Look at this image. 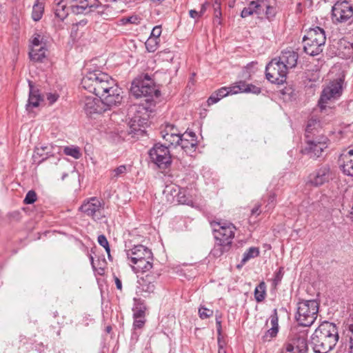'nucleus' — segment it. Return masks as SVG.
Returning <instances> with one entry per match:
<instances>
[{
  "mask_svg": "<svg viewBox=\"0 0 353 353\" xmlns=\"http://www.w3.org/2000/svg\"><path fill=\"white\" fill-rule=\"evenodd\" d=\"M126 255L133 264L141 262L143 259H152L151 250L142 245H135L132 249L127 250Z\"/></svg>",
  "mask_w": 353,
  "mask_h": 353,
  "instance_id": "f3484780",
  "label": "nucleus"
},
{
  "mask_svg": "<svg viewBox=\"0 0 353 353\" xmlns=\"http://www.w3.org/2000/svg\"><path fill=\"white\" fill-rule=\"evenodd\" d=\"M199 314L201 319H204L212 316L213 315V311L207 307L201 306L199 309Z\"/></svg>",
  "mask_w": 353,
  "mask_h": 353,
  "instance_id": "c03bdc74",
  "label": "nucleus"
},
{
  "mask_svg": "<svg viewBox=\"0 0 353 353\" xmlns=\"http://www.w3.org/2000/svg\"><path fill=\"white\" fill-rule=\"evenodd\" d=\"M220 97L216 94V92L213 93L208 99V103L209 105H212L214 103H216L220 100Z\"/></svg>",
  "mask_w": 353,
  "mask_h": 353,
  "instance_id": "5fc2aeb1",
  "label": "nucleus"
},
{
  "mask_svg": "<svg viewBox=\"0 0 353 353\" xmlns=\"http://www.w3.org/2000/svg\"><path fill=\"white\" fill-rule=\"evenodd\" d=\"M68 176V174L65 173L63 174L62 176V180H63L65 179V177H66Z\"/></svg>",
  "mask_w": 353,
  "mask_h": 353,
  "instance_id": "69168bd1",
  "label": "nucleus"
},
{
  "mask_svg": "<svg viewBox=\"0 0 353 353\" xmlns=\"http://www.w3.org/2000/svg\"><path fill=\"white\" fill-rule=\"evenodd\" d=\"M319 304L316 300H303L297 304L296 319L300 324V327H310L317 318Z\"/></svg>",
  "mask_w": 353,
  "mask_h": 353,
  "instance_id": "39448f33",
  "label": "nucleus"
},
{
  "mask_svg": "<svg viewBox=\"0 0 353 353\" xmlns=\"http://www.w3.org/2000/svg\"><path fill=\"white\" fill-rule=\"evenodd\" d=\"M125 172L126 166L123 165H120L111 171L110 177L112 179H116Z\"/></svg>",
  "mask_w": 353,
  "mask_h": 353,
  "instance_id": "ea45409f",
  "label": "nucleus"
},
{
  "mask_svg": "<svg viewBox=\"0 0 353 353\" xmlns=\"http://www.w3.org/2000/svg\"><path fill=\"white\" fill-rule=\"evenodd\" d=\"M260 208H261V205H256L252 210V214H257L259 215L260 213H261V211H260Z\"/></svg>",
  "mask_w": 353,
  "mask_h": 353,
  "instance_id": "680f3d73",
  "label": "nucleus"
},
{
  "mask_svg": "<svg viewBox=\"0 0 353 353\" xmlns=\"http://www.w3.org/2000/svg\"><path fill=\"white\" fill-rule=\"evenodd\" d=\"M339 161L343 172L348 176H353V150L341 154Z\"/></svg>",
  "mask_w": 353,
  "mask_h": 353,
  "instance_id": "4be33fe9",
  "label": "nucleus"
},
{
  "mask_svg": "<svg viewBox=\"0 0 353 353\" xmlns=\"http://www.w3.org/2000/svg\"><path fill=\"white\" fill-rule=\"evenodd\" d=\"M70 9L74 14H88L95 12L102 19L110 20L118 12L109 5H102L99 0H71Z\"/></svg>",
  "mask_w": 353,
  "mask_h": 353,
  "instance_id": "7ed1b4c3",
  "label": "nucleus"
},
{
  "mask_svg": "<svg viewBox=\"0 0 353 353\" xmlns=\"http://www.w3.org/2000/svg\"><path fill=\"white\" fill-rule=\"evenodd\" d=\"M145 322V318L137 319L135 318L134 321V326L135 328H141L144 325Z\"/></svg>",
  "mask_w": 353,
  "mask_h": 353,
  "instance_id": "3c124183",
  "label": "nucleus"
},
{
  "mask_svg": "<svg viewBox=\"0 0 353 353\" xmlns=\"http://www.w3.org/2000/svg\"><path fill=\"white\" fill-rule=\"evenodd\" d=\"M90 260H91L92 264H93V257L92 256H90Z\"/></svg>",
  "mask_w": 353,
  "mask_h": 353,
  "instance_id": "774afa93",
  "label": "nucleus"
},
{
  "mask_svg": "<svg viewBox=\"0 0 353 353\" xmlns=\"http://www.w3.org/2000/svg\"><path fill=\"white\" fill-rule=\"evenodd\" d=\"M28 84L30 87V93L28 104L26 105L27 110H30L31 108L38 107L39 102L41 100V96L39 94V90H35L33 88L32 82L29 81Z\"/></svg>",
  "mask_w": 353,
  "mask_h": 353,
  "instance_id": "393cba45",
  "label": "nucleus"
},
{
  "mask_svg": "<svg viewBox=\"0 0 353 353\" xmlns=\"http://www.w3.org/2000/svg\"><path fill=\"white\" fill-rule=\"evenodd\" d=\"M63 153L65 155L70 156L75 159H79L81 157L80 148L78 146L74 145L64 147Z\"/></svg>",
  "mask_w": 353,
  "mask_h": 353,
  "instance_id": "f704fd0d",
  "label": "nucleus"
},
{
  "mask_svg": "<svg viewBox=\"0 0 353 353\" xmlns=\"http://www.w3.org/2000/svg\"><path fill=\"white\" fill-rule=\"evenodd\" d=\"M283 275V268H280L279 270L276 272L274 279V284L276 285L282 279Z\"/></svg>",
  "mask_w": 353,
  "mask_h": 353,
  "instance_id": "8fccbe9b",
  "label": "nucleus"
},
{
  "mask_svg": "<svg viewBox=\"0 0 353 353\" xmlns=\"http://www.w3.org/2000/svg\"><path fill=\"white\" fill-rule=\"evenodd\" d=\"M230 248V245H228L222 242L216 241L214 248L211 251V254L214 257L221 256L225 252H227Z\"/></svg>",
  "mask_w": 353,
  "mask_h": 353,
  "instance_id": "7c9ffc66",
  "label": "nucleus"
},
{
  "mask_svg": "<svg viewBox=\"0 0 353 353\" xmlns=\"http://www.w3.org/2000/svg\"><path fill=\"white\" fill-rule=\"evenodd\" d=\"M162 134H174L176 135H181L178 132V130L172 125H167L165 130L162 132Z\"/></svg>",
  "mask_w": 353,
  "mask_h": 353,
  "instance_id": "49530a36",
  "label": "nucleus"
},
{
  "mask_svg": "<svg viewBox=\"0 0 353 353\" xmlns=\"http://www.w3.org/2000/svg\"><path fill=\"white\" fill-rule=\"evenodd\" d=\"M343 82V79L339 78L330 82L324 88L319 101V105L321 110L325 109L327 103L337 99L341 96Z\"/></svg>",
  "mask_w": 353,
  "mask_h": 353,
  "instance_id": "1a4fd4ad",
  "label": "nucleus"
},
{
  "mask_svg": "<svg viewBox=\"0 0 353 353\" xmlns=\"http://www.w3.org/2000/svg\"><path fill=\"white\" fill-rule=\"evenodd\" d=\"M139 106L134 104L128 109V125L130 130L129 133L130 134H137L139 131H141L140 127L143 126V124L145 123V119L141 118L140 115L135 114L134 116H132V114H134L136 112H139Z\"/></svg>",
  "mask_w": 353,
  "mask_h": 353,
  "instance_id": "a211bd4d",
  "label": "nucleus"
},
{
  "mask_svg": "<svg viewBox=\"0 0 353 353\" xmlns=\"http://www.w3.org/2000/svg\"><path fill=\"white\" fill-rule=\"evenodd\" d=\"M161 34V26H155L152 29L150 37L159 39V37H160Z\"/></svg>",
  "mask_w": 353,
  "mask_h": 353,
  "instance_id": "de8ad7c7",
  "label": "nucleus"
},
{
  "mask_svg": "<svg viewBox=\"0 0 353 353\" xmlns=\"http://www.w3.org/2000/svg\"><path fill=\"white\" fill-rule=\"evenodd\" d=\"M54 2V14L61 21H63L68 14V8L66 7V4L63 0H55Z\"/></svg>",
  "mask_w": 353,
  "mask_h": 353,
  "instance_id": "a878e982",
  "label": "nucleus"
},
{
  "mask_svg": "<svg viewBox=\"0 0 353 353\" xmlns=\"http://www.w3.org/2000/svg\"><path fill=\"white\" fill-rule=\"evenodd\" d=\"M162 137L168 142V145L177 146L179 145L181 140L180 135H176L174 134H162Z\"/></svg>",
  "mask_w": 353,
  "mask_h": 353,
  "instance_id": "c9c22d12",
  "label": "nucleus"
},
{
  "mask_svg": "<svg viewBox=\"0 0 353 353\" xmlns=\"http://www.w3.org/2000/svg\"><path fill=\"white\" fill-rule=\"evenodd\" d=\"M44 6L42 3H39V0H37V2L34 4L32 8V18L34 21H39L43 13Z\"/></svg>",
  "mask_w": 353,
  "mask_h": 353,
  "instance_id": "2f4dec72",
  "label": "nucleus"
},
{
  "mask_svg": "<svg viewBox=\"0 0 353 353\" xmlns=\"http://www.w3.org/2000/svg\"><path fill=\"white\" fill-rule=\"evenodd\" d=\"M110 330H111V327H107V332H110Z\"/></svg>",
  "mask_w": 353,
  "mask_h": 353,
  "instance_id": "338daca9",
  "label": "nucleus"
},
{
  "mask_svg": "<svg viewBox=\"0 0 353 353\" xmlns=\"http://www.w3.org/2000/svg\"><path fill=\"white\" fill-rule=\"evenodd\" d=\"M98 243L100 245H101L103 248H105L106 252L108 253V256H110V246L108 241L106 239V237L103 234H101L98 236Z\"/></svg>",
  "mask_w": 353,
  "mask_h": 353,
  "instance_id": "37998d69",
  "label": "nucleus"
},
{
  "mask_svg": "<svg viewBox=\"0 0 353 353\" xmlns=\"http://www.w3.org/2000/svg\"><path fill=\"white\" fill-rule=\"evenodd\" d=\"M144 315H145L144 311H143L141 310H139L134 313V319H135V318L141 319V318L144 317Z\"/></svg>",
  "mask_w": 353,
  "mask_h": 353,
  "instance_id": "bf43d9fd",
  "label": "nucleus"
},
{
  "mask_svg": "<svg viewBox=\"0 0 353 353\" xmlns=\"http://www.w3.org/2000/svg\"><path fill=\"white\" fill-rule=\"evenodd\" d=\"M260 6L256 1H252L249 6L246 8H244L241 11V16L243 18H245L250 15L253 14L254 13H259L258 9Z\"/></svg>",
  "mask_w": 353,
  "mask_h": 353,
  "instance_id": "72a5a7b5",
  "label": "nucleus"
},
{
  "mask_svg": "<svg viewBox=\"0 0 353 353\" xmlns=\"http://www.w3.org/2000/svg\"><path fill=\"white\" fill-rule=\"evenodd\" d=\"M339 334L334 323L324 321L311 336V344L315 353H327L336 345Z\"/></svg>",
  "mask_w": 353,
  "mask_h": 353,
  "instance_id": "f03ea898",
  "label": "nucleus"
},
{
  "mask_svg": "<svg viewBox=\"0 0 353 353\" xmlns=\"http://www.w3.org/2000/svg\"><path fill=\"white\" fill-rule=\"evenodd\" d=\"M307 330L300 327L292 329L290 340L280 353H306L307 351Z\"/></svg>",
  "mask_w": 353,
  "mask_h": 353,
  "instance_id": "423d86ee",
  "label": "nucleus"
},
{
  "mask_svg": "<svg viewBox=\"0 0 353 353\" xmlns=\"http://www.w3.org/2000/svg\"><path fill=\"white\" fill-rule=\"evenodd\" d=\"M152 260L153 257L152 256V259H143L141 262H137V263L134 264L137 265V268L141 269L143 272H146L152 268Z\"/></svg>",
  "mask_w": 353,
  "mask_h": 353,
  "instance_id": "4c0bfd02",
  "label": "nucleus"
},
{
  "mask_svg": "<svg viewBox=\"0 0 353 353\" xmlns=\"http://www.w3.org/2000/svg\"><path fill=\"white\" fill-rule=\"evenodd\" d=\"M237 84L229 87H223L216 91V94L222 99L229 94H237Z\"/></svg>",
  "mask_w": 353,
  "mask_h": 353,
  "instance_id": "473e14b6",
  "label": "nucleus"
},
{
  "mask_svg": "<svg viewBox=\"0 0 353 353\" xmlns=\"http://www.w3.org/2000/svg\"><path fill=\"white\" fill-rule=\"evenodd\" d=\"M332 179L330 166L325 165L311 173L307 177V183L315 186H321Z\"/></svg>",
  "mask_w": 353,
  "mask_h": 353,
  "instance_id": "2eb2a0df",
  "label": "nucleus"
},
{
  "mask_svg": "<svg viewBox=\"0 0 353 353\" xmlns=\"http://www.w3.org/2000/svg\"><path fill=\"white\" fill-rule=\"evenodd\" d=\"M37 200V194L34 190H30L27 192L26 197L23 200L26 204H32Z\"/></svg>",
  "mask_w": 353,
  "mask_h": 353,
  "instance_id": "79ce46f5",
  "label": "nucleus"
},
{
  "mask_svg": "<svg viewBox=\"0 0 353 353\" xmlns=\"http://www.w3.org/2000/svg\"><path fill=\"white\" fill-rule=\"evenodd\" d=\"M181 140L179 145L181 148L187 153L191 154L196 150L197 147V139L194 132H185L180 135Z\"/></svg>",
  "mask_w": 353,
  "mask_h": 353,
  "instance_id": "6ab92c4d",
  "label": "nucleus"
},
{
  "mask_svg": "<svg viewBox=\"0 0 353 353\" xmlns=\"http://www.w3.org/2000/svg\"><path fill=\"white\" fill-rule=\"evenodd\" d=\"M237 84V92H252L254 94H259L261 92V89L252 84H247L244 81H239Z\"/></svg>",
  "mask_w": 353,
  "mask_h": 353,
  "instance_id": "bb28decb",
  "label": "nucleus"
},
{
  "mask_svg": "<svg viewBox=\"0 0 353 353\" xmlns=\"http://www.w3.org/2000/svg\"><path fill=\"white\" fill-rule=\"evenodd\" d=\"M139 18L137 16H131L128 17L121 18L119 21V25H126L128 23L137 24L139 23Z\"/></svg>",
  "mask_w": 353,
  "mask_h": 353,
  "instance_id": "a19ab883",
  "label": "nucleus"
},
{
  "mask_svg": "<svg viewBox=\"0 0 353 353\" xmlns=\"http://www.w3.org/2000/svg\"><path fill=\"white\" fill-rule=\"evenodd\" d=\"M159 41V39L149 37L145 43L147 50L150 52L156 51L158 48Z\"/></svg>",
  "mask_w": 353,
  "mask_h": 353,
  "instance_id": "e433bc0d",
  "label": "nucleus"
},
{
  "mask_svg": "<svg viewBox=\"0 0 353 353\" xmlns=\"http://www.w3.org/2000/svg\"><path fill=\"white\" fill-rule=\"evenodd\" d=\"M271 327L267 330L263 336L265 341H270L272 338L276 336L279 331V318L276 309L273 310V314L270 317Z\"/></svg>",
  "mask_w": 353,
  "mask_h": 353,
  "instance_id": "b1692460",
  "label": "nucleus"
},
{
  "mask_svg": "<svg viewBox=\"0 0 353 353\" xmlns=\"http://www.w3.org/2000/svg\"><path fill=\"white\" fill-rule=\"evenodd\" d=\"M46 46H40L38 48H32L30 52V57L31 59L36 61H41L46 57Z\"/></svg>",
  "mask_w": 353,
  "mask_h": 353,
  "instance_id": "cd10ccee",
  "label": "nucleus"
},
{
  "mask_svg": "<svg viewBox=\"0 0 353 353\" xmlns=\"http://www.w3.org/2000/svg\"><path fill=\"white\" fill-rule=\"evenodd\" d=\"M40 46H46V41L44 38L40 34H34L32 39V48H38Z\"/></svg>",
  "mask_w": 353,
  "mask_h": 353,
  "instance_id": "58836bf2",
  "label": "nucleus"
},
{
  "mask_svg": "<svg viewBox=\"0 0 353 353\" xmlns=\"http://www.w3.org/2000/svg\"><path fill=\"white\" fill-rule=\"evenodd\" d=\"M323 122L320 121L319 118L315 116H312L308 120L306 129H305V138L307 135L316 136L319 135V130L322 128Z\"/></svg>",
  "mask_w": 353,
  "mask_h": 353,
  "instance_id": "5701e85b",
  "label": "nucleus"
},
{
  "mask_svg": "<svg viewBox=\"0 0 353 353\" xmlns=\"http://www.w3.org/2000/svg\"><path fill=\"white\" fill-rule=\"evenodd\" d=\"M328 139L323 134L316 136L307 135L305 138L306 145L302 152L310 158H318L322 155L324 150L327 148Z\"/></svg>",
  "mask_w": 353,
  "mask_h": 353,
  "instance_id": "6e6552de",
  "label": "nucleus"
},
{
  "mask_svg": "<svg viewBox=\"0 0 353 353\" xmlns=\"http://www.w3.org/2000/svg\"><path fill=\"white\" fill-rule=\"evenodd\" d=\"M347 336L350 337V352L353 353V324L347 325Z\"/></svg>",
  "mask_w": 353,
  "mask_h": 353,
  "instance_id": "a18cd8bd",
  "label": "nucleus"
},
{
  "mask_svg": "<svg viewBox=\"0 0 353 353\" xmlns=\"http://www.w3.org/2000/svg\"><path fill=\"white\" fill-rule=\"evenodd\" d=\"M211 226L216 241L231 245L236 230V228L232 223L212 221L211 222Z\"/></svg>",
  "mask_w": 353,
  "mask_h": 353,
  "instance_id": "f8f14e48",
  "label": "nucleus"
},
{
  "mask_svg": "<svg viewBox=\"0 0 353 353\" xmlns=\"http://www.w3.org/2000/svg\"><path fill=\"white\" fill-rule=\"evenodd\" d=\"M79 210L94 219H99L102 214L103 203L96 197H92L87 201H85L81 205Z\"/></svg>",
  "mask_w": 353,
  "mask_h": 353,
  "instance_id": "dca6fc26",
  "label": "nucleus"
},
{
  "mask_svg": "<svg viewBox=\"0 0 353 353\" xmlns=\"http://www.w3.org/2000/svg\"><path fill=\"white\" fill-rule=\"evenodd\" d=\"M48 146H41V147H37L35 148V154L38 155V156H40V157H43L44 155L43 153H41V151H46V155L48 154Z\"/></svg>",
  "mask_w": 353,
  "mask_h": 353,
  "instance_id": "603ef678",
  "label": "nucleus"
},
{
  "mask_svg": "<svg viewBox=\"0 0 353 353\" xmlns=\"http://www.w3.org/2000/svg\"><path fill=\"white\" fill-rule=\"evenodd\" d=\"M130 93L137 99L142 97H158L160 94L148 74H145L142 80L136 79L132 82Z\"/></svg>",
  "mask_w": 353,
  "mask_h": 353,
  "instance_id": "0eeeda50",
  "label": "nucleus"
},
{
  "mask_svg": "<svg viewBox=\"0 0 353 353\" xmlns=\"http://www.w3.org/2000/svg\"><path fill=\"white\" fill-rule=\"evenodd\" d=\"M259 254V250L256 248H250L244 254L243 256V258L241 261V264H239L237 265L238 268H241L243 265L245 264L247 261H248L250 259L256 257Z\"/></svg>",
  "mask_w": 353,
  "mask_h": 353,
  "instance_id": "c85d7f7f",
  "label": "nucleus"
},
{
  "mask_svg": "<svg viewBox=\"0 0 353 353\" xmlns=\"http://www.w3.org/2000/svg\"><path fill=\"white\" fill-rule=\"evenodd\" d=\"M288 70L277 58L273 59L265 68L267 79L272 83L283 84L286 81Z\"/></svg>",
  "mask_w": 353,
  "mask_h": 353,
  "instance_id": "9b49d317",
  "label": "nucleus"
},
{
  "mask_svg": "<svg viewBox=\"0 0 353 353\" xmlns=\"http://www.w3.org/2000/svg\"><path fill=\"white\" fill-rule=\"evenodd\" d=\"M353 17V7L346 1H339L334 3L332 9L333 21L345 23L350 21Z\"/></svg>",
  "mask_w": 353,
  "mask_h": 353,
  "instance_id": "4468645a",
  "label": "nucleus"
},
{
  "mask_svg": "<svg viewBox=\"0 0 353 353\" xmlns=\"http://www.w3.org/2000/svg\"><path fill=\"white\" fill-rule=\"evenodd\" d=\"M114 281L117 288L119 290H122V283L120 279L117 276L114 275Z\"/></svg>",
  "mask_w": 353,
  "mask_h": 353,
  "instance_id": "13d9d810",
  "label": "nucleus"
},
{
  "mask_svg": "<svg viewBox=\"0 0 353 353\" xmlns=\"http://www.w3.org/2000/svg\"><path fill=\"white\" fill-rule=\"evenodd\" d=\"M159 277L157 274H148L139 280L138 288L140 292L145 293H152L155 290L154 283Z\"/></svg>",
  "mask_w": 353,
  "mask_h": 353,
  "instance_id": "aec40b11",
  "label": "nucleus"
},
{
  "mask_svg": "<svg viewBox=\"0 0 353 353\" xmlns=\"http://www.w3.org/2000/svg\"><path fill=\"white\" fill-rule=\"evenodd\" d=\"M218 344H219V352L218 353H226V350L224 348L225 342L221 341V339L218 338Z\"/></svg>",
  "mask_w": 353,
  "mask_h": 353,
  "instance_id": "6e6d98bb",
  "label": "nucleus"
},
{
  "mask_svg": "<svg viewBox=\"0 0 353 353\" xmlns=\"http://www.w3.org/2000/svg\"><path fill=\"white\" fill-rule=\"evenodd\" d=\"M325 41L323 29L317 26L311 28L303 38V50L310 56L318 55L323 51Z\"/></svg>",
  "mask_w": 353,
  "mask_h": 353,
  "instance_id": "20e7f679",
  "label": "nucleus"
},
{
  "mask_svg": "<svg viewBox=\"0 0 353 353\" xmlns=\"http://www.w3.org/2000/svg\"><path fill=\"white\" fill-rule=\"evenodd\" d=\"M173 188H174L173 187H171V186H167V187H166V190H165V191L170 190V192H172V190H173Z\"/></svg>",
  "mask_w": 353,
  "mask_h": 353,
  "instance_id": "0e129e2a",
  "label": "nucleus"
},
{
  "mask_svg": "<svg viewBox=\"0 0 353 353\" xmlns=\"http://www.w3.org/2000/svg\"><path fill=\"white\" fill-rule=\"evenodd\" d=\"M80 105L88 115L101 114L115 107V105H109L102 99L92 95L83 97Z\"/></svg>",
  "mask_w": 353,
  "mask_h": 353,
  "instance_id": "9d476101",
  "label": "nucleus"
},
{
  "mask_svg": "<svg viewBox=\"0 0 353 353\" xmlns=\"http://www.w3.org/2000/svg\"><path fill=\"white\" fill-rule=\"evenodd\" d=\"M216 330L219 335H221V321L220 320V317L216 316Z\"/></svg>",
  "mask_w": 353,
  "mask_h": 353,
  "instance_id": "052dcab7",
  "label": "nucleus"
},
{
  "mask_svg": "<svg viewBox=\"0 0 353 353\" xmlns=\"http://www.w3.org/2000/svg\"><path fill=\"white\" fill-rule=\"evenodd\" d=\"M59 96L57 93H47L46 98L50 104H53L59 99Z\"/></svg>",
  "mask_w": 353,
  "mask_h": 353,
  "instance_id": "09e8293b",
  "label": "nucleus"
},
{
  "mask_svg": "<svg viewBox=\"0 0 353 353\" xmlns=\"http://www.w3.org/2000/svg\"><path fill=\"white\" fill-rule=\"evenodd\" d=\"M208 6V3H205L202 4L201 9L199 10L201 15H203L205 13V12L206 11Z\"/></svg>",
  "mask_w": 353,
  "mask_h": 353,
  "instance_id": "e2e57ef3",
  "label": "nucleus"
},
{
  "mask_svg": "<svg viewBox=\"0 0 353 353\" xmlns=\"http://www.w3.org/2000/svg\"><path fill=\"white\" fill-rule=\"evenodd\" d=\"M151 161L159 168H166L171 163L168 147L160 143L155 144L149 151Z\"/></svg>",
  "mask_w": 353,
  "mask_h": 353,
  "instance_id": "ddd939ff",
  "label": "nucleus"
},
{
  "mask_svg": "<svg viewBox=\"0 0 353 353\" xmlns=\"http://www.w3.org/2000/svg\"><path fill=\"white\" fill-rule=\"evenodd\" d=\"M266 285L264 281H261L254 290V298L259 303L263 301L265 298Z\"/></svg>",
  "mask_w": 353,
  "mask_h": 353,
  "instance_id": "c756f323",
  "label": "nucleus"
},
{
  "mask_svg": "<svg viewBox=\"0 0 353 353\" xmlns=\"http://www.w3.org/2000/svg\"><path fill=\"white\" fill-rule=\"evenodd\" d=\"M189 14L193 19H199L202 16L199 11H196L195 10H190Z\"/></svg>",
  "mask_w": 353,
  "mask_h": 353,
  "instance_id": "4d7b16f0",
  "label": "nucleus"
},
{
  "mask_svg": "<svg viewBox=\"0 0 353 353\" xmlns=\"http://www.w3.org/2000/svg\"><path fill=\"white\" fill-rule=\"evenodd\" d=\"M81 86L105 101L109 105L117 106L122 101V90L108 74L101 71L89 72L81 80Z\"/></svg>",
  "mask_w": 353,
  "mask_h": 353,
  "instance_id": "f257e3e1",
  "label": "nucleus"
},
{
  "mask_svg": "<svg viewBox=\"0 0 353 353\" xmlns=\"http://www.w3.org/2000/svg\"><path fill=\"white\" fill-rule=\"evenodd\" d=\"M214 16L216 17H219L221 14V3L218 0H216L214 2Z\"/></svg>",
  "mask_w": 353,
  "mask_h": 353,
  "instance_id": "864d4df0",
  "label": "nucleus"
},
{
  "mask_svg": "<svg viewBox=\"0 0 353 353\" xmlns=\"http://www.w3.org/2000/svg\"><path fill=\"white\" fill-rule=\"evenodd\" d=\"M298 58L299 54L297 52L292 50H286L282 51L277 60H279L281 63L285 65V68L288 71L289 69H292L296 67Z\"/></svg>",
  "mask_w": 353,
  "mask_h": 353,
  "instance_id": "412c9836",
  "label": "nucleus"
}]
</instances>
